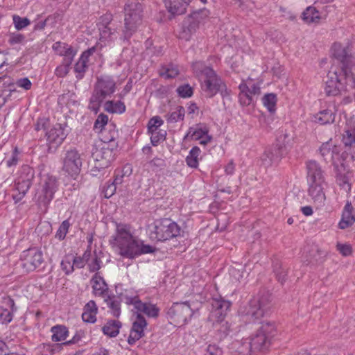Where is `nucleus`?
I'll list each match as a JSON object with an SVG mask.
<instances>
[{
  "label": "nucleus",
  "mask_w": 355,
  "mask_h": 355,
  "mask_svg": "<svg viewBox=\"0 0 355 355\" xmlns=\"http://www.w3.org/2000/svg\"><path fill=\"white\" fill-rule=\"evenodd\" d=\"M332 55L340 64V68L329 71L325 81L324 91L328 96H337L347 89L349 77L348 68L352 65V58L347 49L339 43L332 46Z\"/></svg>",
  "instance_id": "1"
},
{
  "label": "nucleus",
  "mask_w": 355,
  "mask_h": 355,
  "mask_svg": "<svg viewBox=\"0 0 355 355\" xmlns=\"http://www.w3.org/2000/svg\"><path fill=\"white\" fill-rule=\"evenodd\" d=\"M113 248H117L119 254L125 258L134 259L143 254L154 251L150 245L132 236L130 227L125 224H117L116 232L110 239Z\"/></svg>",
  "instance_id": "2"
},
{
  "label": "nucleus",
  "mask_w": 355,
  "mask_h": 355,
  "mask_svg": "<svg viewBox=\"0 0 355 355\" xmlns=\"http://www.w3.org/2000/svg\"><path fill=\"white\" fill-rule=\"evenodd\" d=\"M272 295L263 291L241 306L239 314L245 322H255L264 317L272 307Z\"/></svg>",
  "instance_id": "3"
},
{
  "label": "nucleus",
  "mask_w": 355,
  "mask_h": 355,
  "mask_svg": "<svg viewBox=\"0 0 355 355\" xmlns=\"http://www.w3.org/2000/svg\"><path fill=\"white\" fill-rule=\"evenodd\" d=\"M116 91V82L110 76H101L96 78L93 92L89 98L88 108L96 114L103 101L110 97Z\"/></svg>",
  "instance_id": "4"
},
{
  "label": "nucleus",
  "mask_w": 355,
  "mask_h": 355,
  "mask_svg": "<svg viewBox=\"0 0 355 355\" xmlns=\"http://www.w3.org/2000/svg\"><path fill=\"white\" fill-rule=\"evenodd\" d=\"M192 68L196 74L203 80L201 87L207 97L214 96L225 87L222 80L215 71L211 68L205 67L202 62H193Z\"/></svg>",
  "instance_id": "5"
},
{
  "label": "nucleus",
  "mask_w": 355,
  "mask_h": 355,
  "mask_svg": "<svg viewBox=\"0 0 355 355\" xmlns=\"http://www.w3.org/2000/svg\"><path fill=\"white\" fill-rule=\"evenodd\" d=\"M181 228L169 218L155 220L150 229V237L153 241H164L180 234Z\"/></svg>",
  "instance_id": "6"
},
{
  "label": "nucleus",
  "mask_w": 355,
  "mask_h": 355,
  "mask_svg": "<svg viewBox=\"0 0 355 355\" xmlns=\"http://www.w3.org/2000/svg\"><path fill=\"white\" fill-rule=\"evenodd\" d=\"M125 24L123 39H129L136 31L141 21L143 8L141 4L135 1H128L125 6Z\"/></svg>",
  "instance_id": "7"
},
{
  "label": "nucleus",
  "mask_w": 355,
  "mask_h": 355,
  "mask_svg": "<svg viewBox=\"0 0 355 355\" xmlns=\"http://www.w3.org/2000/svg\"><path fill=\"white\" fill-rule=\"evenodd\" d=\"M58 186V180L53 175H47L42 178L36 198L39 207L44 212L46 211L49 205L53 199Z\"/></svg>",
  "instance_id": "8"
},
{
  "label": "nucleus",
  "mask_w": 355,
  "mask_h": 355,
  "mask_svg": "<svg viewBox=\"0 0 355 355\" xmlns=\"http://www.w3.org/2000/svg\"><path fill=\"white\" fill-rule=\"evenodd\" d=\"M275 332V324L266 322L262 323L256 334L250 338V347L252 352L264 350L270 345V338Z\"/></svg>",
  "instance_id": "9"
},
{
  "label": "nucleus",
  "mask_w": 355,
  "mask_h": 355,
  "mask_svg": "<svg viewBox=\"0 0 355 355\" xmlns=\"http://www.w3.org/2000/svg\"><path fill=\"white\" fill-rule=\"evenodd\" d=\"M34 178V169L28 165L22 166L20 169L19 175L15 183L16 189L18 191L19 193L12 195L13 199L16 202L20 200L27 193L33 184Z\"/></svg>",
  "instance_id": "10"
},
{
  "label": "nucleus",
  "mask_w": 355,
  "mask_h": 355,
  "mask_svg": "<svg viewBox=\"0 0 355 355\" xmlns=\"http://www.w3.org/2000/svg\"><path fill=\"white\" fill-rule=\"evenodd\" d=\"M193 311L187 302L175 303L168 310L167 315L171 323L182 326L191 318Z\"/></svg>",
  "instance_id": "11"
},
{
  "label": "nucleus",
  "mask_w": 355,
  "mask_h": 355,
  "mask_svg": "<svg viewBox=\"0 0 355 355\" xmlns=\"http://www.w3.org/2000/svg\"><path fill=\"white\" fill-rule=\"evenodd\" d=\"M62 163V170L75 179L80 172L83 159L76 148H70L66 150Z\"/></svg>",
  "instance_id": "12"
},
{
  "label": "nucleus",
  "mask_w": 355,
  "mask_h": 355,
  "mask_svg": "<svg viewBox=\"0 0 355 355\" xmlns=\"http://www.w3.org/2000/svg\"><path fill=\"white\" fill-rule=\"evenodd\" d=\"M43 262L42 252L34 248L24 250L21 253L19 263L24 272H29L40 267Z\"/></svg>",
  "instance_id": "13"
},
{
  "label": "nucleus",
  "mask_w": 355,
  "mask_h": 355,
  "mask_svg": "<svg viewBox=\"0 0 355 355\" xmlns=\"http://www.w3.org/2000/svg\"><path fill=\"white\" fill-rule=\"evenodd\" d=\"M122 300L127 304H132L137 310V313H144L150 318H157L159 315V309L154 304L142 302L137 295L125 294L122 295Z\"/></svg>",
  "instance_id": "14"
},
{
  "label": "nucleus",
  "mask_w": 355,
  "mask_h": 355,
  "mask_svg": "<svg viewBox=\"0 0 355 355\" xmlns=\"http://www.w3.org/2000/svg\"><path fill=\"white\" fill-rule=\"evenodd\" d=\"M211 310L209 317L213 322H219L224 320L231 306V302L221 297L212 298Z\"/></svg>",
  "instance_id": "15"
},
{
  "label": "nucleus",
  "mask_w": 355,
  "mask_h": 355,
  "mask_svg": "<svg viewBox=\"0 0 355 355\" xmlns=\"http://www.w3.org/2000/svg\"><path fill=\"white\" fill-rule=\"evenodd\" d=\"M147 324L145 318L140 313H137L128 338L130 345H134L136 341L144 336V329Z\"/></svg>",
  "instance_id": "16"
},
{
  "label": "nucleus",
  "mask_w": 355,
  "mask_h": 355,
  "mask_svg": "<svg viewBox=\"0 0 355 355\" xmlns=\"http://www.w3.org/2000/svg\"><path fill=\"white\" fill-rule=\"evenodd\" d=\"M46 135L47 141L49 146V149L55 150L62 144L67 135V133L66 132L64 128L62 127L61 124H56L46 133Z\"/></svg>",
  "instance_id": "17"
},
{
  "label": "nucleus",
  "mask_w": 355,
  "mask_h": 355,
  "mask_svg": "<svg viewBox=\"0 0 355 355\" xmlns=\"http://www.w3.org/2000/svg\"><path fill=\"white\" fill-rule=\"evenodd\" d=\"M199 24L198 14L192 13L183 21L182 30L179 33L180 38L187 41L189 40L198 28Z\"/></svg>",
  "instance_id": "18"
},
{
  "label": "nucleus",
  "mask_w": 355,
  "mask_h": 355,
  "mask_svg": "<svg viewBox=\"0 0 355 355\" xmlns=\"http://www.w3.org/2000/svg\"><path fill=\"white\" fill-rule=\"evenodd\" d=\"M320 153L327 163L336 164L340 157V148L332 143L331 140L323 143L320 146Z\"/></svg>",
  "instance_id": "19"
},
{
  "label": "nucleus",
  "mask_w": 355,
  "mask_h": 355,
  "mask_svg": "<svg viewBox=\"0 0 355 355\" xmlns=\"http://www.w3.org/2000/svg\"><path fill=\"white\" fill-rule=\"evenodd\" d=\"M309 196L318 207H322L324 205L326 196L324 189L325 182L308 183Z\"/></svg>",
  "instance_id": "20"
},
{
  "label": "nucleus",
  "mask_w": 355,
  "mask_h": 355,
  "mask_svg": "<svg viewBox=\"0 0 355 355\" xmlns=\"http://www.w3.org/2000/svg\"><path fill=\"white\" fill-rule=\"evenodd\" d=\"M306 170L308 183L325 182L323 171L316 161H308Z\"/></svg>",
  "instance_id": "21"
},
{
  "label": "nucleus",
  "mask_w": 355,
  "mask_h": 355,
  "mask_svg": "<svg viewBox=\"0 0 355 355\" xmlns=\"http://www.w3.org/2000/svg\"><path fill=\"white\" fill-rule=\"evenodd\" d=\"M283 151V148L279 145L266 150L261 157L262 164L268 167L277 163L282 157Z\"/></svg>",
  "instance_id": "22"
},
{
  "label": "nucleus",
  "mask_w": 355,
  "mask_h": 355,
  "mask_svg": "<svg viewBox=\"0 0 355 355\" xmlns=\"http://www.w3.org/2000/svg\"><path fill=\"white\" fill-rule=\"evenodd\" d=\"M353 211L354 208L351 202L347 201L343 211L342 218L338 223L340 229L345 230L355 223V214Z\"/></svg>",
  "instance_id": "23"
},
{
  "label": "nucleus",
  "mask_w": 355,
  "mask_h": 355,
  "mask_svg": "<svg viewBox=\"0 0 355 355\" xmlns=\"http://www.w3.org/2000/svg\"><path fill=\"white\" fill-rule=\"evenodd\" d=\"M191 0H164L168 11L175 15H182L186 11V8Z\"/></svg>",
  "instance_id": "24"
},
{
  "label": "nucleus",
  "mask_w": 355,
  "mask_h": 355,
  "mask_svg": "<svg viewBox=\"0 0 355 355\" xmlns=\"http://www.w3.org/2000/svg\"><path fill=\"white\" fill-rule=\"evenodd\" d=\"M95 48H91L86 51H84L78 61L76 62L74 67V71L78 73L76 76L78 78H82L83 73L87 69V62L89 61V56L94 52Z\"/></svg>",
  "instance_id": "25"
},
{
  "label": "nucleus",
  "mask_w": 355,
  "mask_h": 355,
  "mask_svg": "<svg viewBox=\"0 0 355 355\" xmlns=\"http://www.w3.org/2000/svg\"><path fill=\"white\" fill-rule=\"evenodd\" d=\"M98 307L94 300L89 301L83 308L82 319L88 323H94L96 321Z\"/></svg>",
  "instance_id": "26"
},
{
  "label": "nucleus",
  "mask_w": 355,
  "mask_h": 355,
  "mask_svg": "<svg viewBox=\"0 0 355 355\" xmlns=\"http://www.w3.org/2000/svg\"><path fill=\"white\" fill-rule=\"evenodd\" d=\"M91 282L94 294L104 297L107 295L108 287L103 278L96 273L93 276Z\"/></svg>",
  "instance_id": "27"
},
{
  "label": "nucleus",
  "mask_w": 355,
  "mask_h": 355,
  "mask_svg": "<svg viewBox=\"0 0 355 355\" xmlns=\"http://www.w3.org/2000/svg\"><path fill=\"white\" fill-rule=\"evenodd\" d=\"M128 294L126 292L121 293L119 297L116 296H108L107 298L105 299L111 314L115 317L119 318L121 315V302H123L122 300V295Z\"/></svg>",
  "instance_id": "28"
},
{
  "label": "nucleus",
  "mask_w": 355,
  "mask_h": 355,
  "mask_svg": "<svg viewBox=\"0 0 355 355\" xmlns=\"http://www.w3.org/2000/svg\"><path fill=\"white\" fill-rule=\"evenodd\" d=\"M121 327V322L119 320H108L106 324L103 327L102 330L105 335L110 337H116Z\"/></svg>",
  "instance_id": "29"
},
{
  "label": "nucleus",
  "mask_w": 355,
  "mask_h": 355,
  "mask_svg": "<svg viewBox=\"0 0 355 355\" xmlns=\"http://www.w3.org/2000/svg\"><path fill=\"white\" fill-rule=\"evenodd\" d=\"M51 331L52 333L51 339L54 342L65 340L69 333L65 326L59 324L52 327Z\"/></svg>",
  "instance_id": "30"
},
{
  "label": "nucleus",
  "mask_w": 355,
  "mask_h": 355,
  "mask_svg": "<svg viewBox=\"0 0 355 355\" xmlns=\"http://www.w3.org/2000/svg\"><path fill=\"white\" fill-rule=\"evenodd\" d=\"M239 89L240 93L239 95L240 103L242 105L248 106L253 101V95L249 92L248 86L244 84V81L239 85Z\"/></svg>",
  "instance_id": "31"
},
{
  "label": "nucleus",
  "mask_w": 355,
  "mask_h": 355,
  "mask_svg": "<svg viewBox=\"0 0 355 355\" xmlns=\"http://www.w3.org/2000/svg\"><path fill=\"white\" fill-rule=\"evenodd\" d=\"M104 110L110 113L122 114L125 111V106L120 101H107L104 104Z\"/></svg>",
  "instance_id": "32"
},
{
  "label": "nucleus",
  "mask_w": 355,
  "mask_h": 355,
  "mask_svg": "<svg viewBox=\"0 0 355 355\" xmlns=\"http://www.w3.org/2000/svg\"><path fill=\"white\" fill-rule=\"evenodd\" d=\"M334 120L335 115L329 110H322L315 116V121L321 125L333 123Z\"/></svg>",
  "instance_id": "33"
},
{
  "label": "nucleus",
  "mask_w": 355,
  "mask_h": 355,
  "mask_svg": "<svg viewBox=\"0 0 355 355\" xmlns=\"http://www.w3.org/2000/svg\"><path fill=\"white\" fill-rule=\"evenodd\" d=\"M94 155L97 161L100 159L105 161V163L103 164L105 166H108L113 158L112 150L109 148H102L101 150H97Z\"/></svg>",
  "instance_id": "34"
},
{
  "label": "nucleus",
  "mask_w": 355,
  "mask_h": 355,
  "mask_svg": "<svg viewBox=\"0 0 355 355\" xmlns=\"http://www.w3.org/2000/svg\"><path fill=\"white\" fill-rule=\"evenodd\" d=\"M100 40L101 42H109L116 39V31L115 28L110 27L99 28Z\"/></svg>",
  "instance_id": "35"
},
{
  "label": "nucleus",
  "mask_w": 355,
  "mask_h": 355,
  "mask_svg": "<svg viewBox=\"0 0 355 355\" xmlns=\"http://www.w3.org/2000/svg\"><path fill=\"white\" fill-rule=\"evenodd\" d=\"M319 19V12L314 7L309 6L302 12V19L306 23L317 22Z\"/></svg>",
  "instance_id": "36"
},
{
  "label": "nucleus",
  "mask_w": 355,
  "mask_h": 355,
  "mask_svg": "<svg viewBox=\"0 0 355 355\" xmlns=\"http://www.w3.org/2000/svg\"><path fill=\"white\" fill-rule=\"evenodd\" d=\"M200 149L198 146L193 147L186 157V162L189 167L197 168L198 166V156Z\"/></svg>",
  "instance_id": "37"
},
{
  "label": "nucleus",
  "mask_w": 355,
  "mask_h": 355,
  "mask_svg": "<svg viewBox=\"0 0 355 355\" xmlns=\"http://www.w3.org/2000/svg\"><path fill=\"white\" fill-rule=\"evenodd\" d=\"M101 133L103 140L105 143L113 141L118 137V132L113 124H109L107 128H105Z\"/></svg>",
  "instance_id": "38"
},
{
  "label": "nucleus",
  "mask_w": 355,
  "mask_h": 355,
  "mask_svg": "<svg viewBox=\"0 0 355 355\" xmlns=\"http://www.w3.org/2000/svg\"><path fill=\"white\" fill-rule=\"evenodd\" d=\"M185 110L182 106H178L175 110L171 112L166 116L168 123H176L182 121L184 117Z\"/></svg>",
  "instance_id": "39"
},
{
  "label": "nucleus",
  "mask_w": 355,
  "mask_h": 355,
  "mask_svg": "<svg viewBox=\"0 0 355 355\" xmlns=\"http://www.w3.org/2000/svg\"><path fill=\"white\" fill-rule=\"evenodd\" d=\"M263 105L270 113L275 112L276 110L277 96L270 93L266 94L262 98Z\"/></svg>",
  "instance_id": "40"
},
{
  "label": "nucleus",
  "mask_w": 355,
  "mask_h": 355,
  "mask_svg": "<svg viewBox=\"0 0 355 355\" xmlns=\"http://www.w3.org/2000/svg\"><path fill=\"white\" fill-rule=\"evenodd\" d=\"M53 49L60 55L63 57L70 55L71 53L76 52V51L71 46L61 42H56L54 44Z\"/></svg>",
  "instance_id": "41"
},
{
  "label": "nucleus",
  "mask_w": 355,
  "mask_h": 355,
  "mask_svg": "<svg viewBox=\"0 0 355 355\" xmlns=\"http://www.w3.org/2000/svg\"><path fill=\"white\" fill-rule=\"evenodd\" d=\"M343 141L346 146L355 147V128L345 131L343 135Z\"/></svg>",
  "instance_id": "42"
},
{
  "label": "nucleus",
  "mask_w": 355,
  "mask_h": 355,
  "mask_svg": "<svg viewBox=\"0 0 355 355\" xmlns=\"http://www.w3.org/2000/svg\"><path fill=\"white\" fill-rule=\"evenodd\" d=\"M208 133L206 128H190L186 137H191L193 140H199L203 139L204 136Z\"/></svg>",
  "instance_id": "43"
},
{
  "label": "nucleus",
  "mask_w": 355,
  "mask_h": 355,
  "mask_svg": "<svg viewBox=\"0 0 355 355\" xmlns=\"http://www.w3.org/2000/svg\"><path fill=\"white\" fill-rule=\"evenodd\" d=\"M159 73L161 76H163L166 78H173L178 75L179 71L177 67L173 64H170L166 67H164L160 71Z\"/></svg>",
  "instance_id": "44"
},
{
  "label": "nucleus",
  "mask_w": 355,
  "mask_h": 355,
  "mask_svg": "<svg viewBox=\"0 0 355 355\" xmlns=\"http://www.w3.org/2000/svg\"><path fill=\"white\" fill-rule=\"evenodd\" d=\"M108 116L105 114H100L95 121L94 128L96 130L103 132L104 127L107 125Z\"/></svg>",
  "instance_id": "45"
},
{
  "label": "nucleus",
  "mask_w": 355,
  "mask_h": 355,
  "mask_svg": "<svg viewBox=\"0 0 355 355\" xmlns=\"http://www.w3.org/2000/svg\"><path fill=\"white\" fill-rule=\"evenodd\" d=\"M12 19L13 23L15 24V27L18 31L26 28L31 24V21L28 18H22L18 15H13Z\"/></svg>",
  "instance_id": "46"
},
{
  "label": "nucleus",
  "mask_w": 355,
  "mask_h": 355,
  "mask_svg": "<svg viewBox=\"0 0 355 355\" xmlns=\"http://www.w3.org/2000/svg\"><path fill=\"white\" fill-rule=\"evenodd\" d=\"M70 227V223L68 220H64L61 225H60L56 234L55 237L58 238L59 240H63L69 230V228Z\"/></svg>",
  "instance_id": "47"
},
{
  "label": "nucleus",
  "mask_w": 355,
  "mask_h": 355,
  "mask_svg": "<svg viewBox=\"0 0 355 355\" xmlns=\"http://www.w3.org/2000/svg\"><path fill=\"white\" fill-rule=\"evenodd\" d=\"M164 121L161 117L156 116L150 119L148 123V132L157 131L158 128L163 124Z\"/></svg>",
  "instance_id": "48"
},
{
  "label": "nucleus",
  "mask_w": 355,
  "mask_h": 355,
  "mask_svg": "<svg viewBox=\"0 0 355 355\" xmlns=\"http://www.w3.org/2000/svg\"><path fill=\"white\" fill-rule=\"evenodd\" d=\"M89 256L90 252H85L83 257H72L71 261L73 264V267L76 266L77 268H83L87 261Z\"/></svg>",
  "instance_id": "49"
},
{
  "label": "nucleus",
  "mask_w": 355,
  "mask_h": 355,
  "mask_svg": "<svg viewBox=\"0 0 355 355\" xmlns=\"http://www.w3.org/2000/svg\"><path fill=\"white\" fill-rule=\"evenodd\" d=\"M72 257L67 256L61 262L62 270L66 275H69L73 271V264L72 263Z\"/></svg>",
  "instance_id": "50"
},
{
  "label": "nucleus",
  "mask_w": 355,
  "mask_h": 355,
  "mask_svg": "<svg viewBox=\"0 0 355 355\" xmlns=\"http://www.w3.org/2000/svg\"><path fill=\"white\" fill-rule=\"evenodd\" d=\"M150 141L153 146H157L160 141H163L166 138V132L164 130L151 132Z\"/></svg>",
  "instance_id": "51"
},
{
  "label": "nucleus",
  "mask_w": 355,
  "mask_h": 355,
  "mask_svg": "<svg viewBox=\"0 0 355 355\" xmlns=\"http://www.w3.org/2000/svg\"><path fill=\"white\" fill-rule=\"evenodd\" d=\"M177 92L179 96L182 98L191 97L193 94V89L188 84L178 87Z\"/></svg>",
  "instance_id": "52"
},
{
  "label": "nucleus",
  "mask_w": 355,
  "mask_h": 355,
  "mask_svg": "<svg viewBox=\"0 0 355 355\" xmlns=\"http://www.w3.org/2000/svg\"><path fill=\"white\" fill-rule=\"evenodd\" d=\"M116 187L114 184L112 182H107L103 189V193L105 198H110L112 197L116 192Z\"/></svg>",
  "instance_id": "53"
},
{
  "label": "nucleus",
  "mask_w": 355,
  "mask_h": 355,
  "mask_svg": "<svg viewBox=\"0 0 355 355\" xmlns=\"http://www.w3.org/2000/svg\"><path fill=\"white\" fill-rule=\"evenodd\" d=\"M336 250L344 257L349 256L352 252V246L347 243H338Z\"/></svg>",
  "instance_id": "54"
},
{
  "label": "nucleus",
  "mask_w": 355,
  "mask_h": 355,
  "mask_svg": "<svg viewBox=\"0 0 355 355\" xmlns=\"http://www.w3.org/2000/svg\"><path fill=\"white\" fill-rule=\"evenodd\" d=\"M0 320L3 323H8L12 320V314L10 311L3 307H0Z\"/></svg>",
  "instance_id": "55"
},
{
  "label": "nucleus",
  "mask_w": 355,
  "mask_h": 355,
  "mask_svg": "<svg viewBox=\"0 0 355 355\" xmlns=\"http://www.w3.org/2000/svg\"><path fill=\"white\" fill-rule=\"evenodd\" d=\"M112 20V15L110 13H106L101 16L99 19V21L98 23V28L101 27H110L109 25L110 24L111 21Z\"/></svg>",
  "instance_id": "56"
},
{
  "label": "nucleus",
  "mask_w": 355,
  "mask_h": 355,
  "mask_svg": "<svg viewBox=\"0 0 355 355\" xmlns=\"http://www.w3.org/2000/svg\"><path fill=\"white\" fill-rule=\"evenodd\" d=\"M244 84L248 86L249 92L253 96L260 94V87L257 84L252 83L251 80L244 81Z\"/></svg>",
  "instance_id": "57"
},
{
  "label": "nucleus",
  "mask_w": 355,
  "mask_h": 355,
  "mask_svg": "<svg viewBox=\"0 0 355 355\" xmlns=\"http://www.w3.org/2000/svg\"><path fill=\"white\" fill-rule=\"evenodd\" d=\"M149 166L153 170L162 169L165 166V162L161 158H154L149 162Z\"/></svg>",
  "instance_id": "58"
},
{
  "label": "nucleus",
  "mask_w": 355,
  "mask_h": 355,
  "mask_svg": "<svg viewBox=\"0 0 355 355\" xmlns=\"http://www.w3.org/2000/svg\"><path fill=\"white\" fill-rule=\"evenodd\" d=\"M15 85L17 87H21L25 90L30 89L32 86V83L28 78H22L18 79L16 81Z\"/></svg>",
  "instance_id": "59"
},
{
  "label": "nucleus",
  "mask_w": 355,
  "mask_h": 355,
  "mask_svg": "<svg viewBox=\"0 0 355 355\" xmlns=\"http://www.w3.org/2000/svg\"><path fill=\"white\" fill-rule=\"evenodd\" d=\"M206 355H222V350L216 345H209L206 349Z\"/></svg>",
  "instance_id": "60"
},
{
  "label": "nucleus",
  "mask_w": 355,
  "mask_h": 355,
  "mask_svg": "<svg viewBox=\"0 0 355 355\" xmlns=\"http://www.w3.org/2000/svg\"><path fill=\"white\" fill-rule=\"evenodd\" d=\"M9 89L8 90H4L3 92V94H0V108L6 103L7 97L10 96L12 91H14L15 89H12L13 85H11L9 83H8Z\"/></svg>",
  "instance_id": "61"
},
{
  "label": "nucleus",
  "mask_w": 355,
  "mask_h": 355,
  "mask_svg": "<svg viewBox=\"0 0 355 355\" xmlns=\"http://www.w3.org/2000/svg\"><path fill=\"white\" fill-rule=\"evenodd\" d=\"M69 67L62 64L55 69V73L58 77H64L69 73Z\"/></svg>",
  "instance_id": "62"
},
{
  "label": "nucleus",
  "mask_w": 355,
  "mask_h": 355,
  "mask_svg": "<svg viewBox=\"0 0 355 355\" xmlns=\"http://www.w3.org/2000/svg\"><path fill=\"white\" fill-rule=\"evenodd\" d=\"M18 159V153L17 149L15 148L11 157L6 160V166L8 167H12L17 165Z\"/></svg>",
  "instance_id": "63"
},
{
  "label": "nucleus",
  "mask_w": 355,
  "mask_h": 355,
  "mask_svg": "<svg viewBox=\"0 0 355 355\" xmlns=\"http://www.w3.org/2000/svg\"><path fill=\"white\" fill-rule=\"evenodd\" d=\"M25 39V37L22 34H13L9 39V42L11 44L21 43Z\"/></svg>",
  "instance_id": "64"
}]
</instances>
